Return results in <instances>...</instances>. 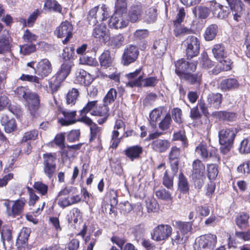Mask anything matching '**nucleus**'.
I'll return each instance as SVG.
<instances>
[{
	"mask_svg": "<svg viewBox=\"0 0 250 250\" xmlns=\"http://www.w3.org/2000/svg\"><path fill=\"white\" fill-rule=\"evenodd\" d=\"M237 131L234 127H224L218 131L220 150L224 155L229 153L233 146Z\"/></svg>",
	"mask_w": 250,
	"mask_h": 250,
	"instance_id": "1",
	"label": "nucleus"
},
{
	"mask_svg": "<svg viewBox=\"0 0 250 250\" xmlns=\"http://www.w3.org/2000/svg\"><path fill=\"white\" fill-rule=\"evenodd\" d=\"M217 243V237L215 234L207 233L197 237L195 242L197 250H226L225 245H222L215 250Z\"/></svg>",
	"mask_w": 250,
	"mask_h": 250,
	"instance_id": "2",
	"label": "nucleus"
},
{
	"mask_svg": "<svg viewBox=\"0 0 250 250\" xmlns=\"http://www.w3.org/2000/svg\"><path fill=\"white\" fill-rule=\"evenodd\" d=\"M73 63L63 62L55 76L49 82V88L51 92H56L61 86L62 82L64 81L70 74Z\"/></svg>",
	"mask_w": 250,
	"mask_h": 250,
	"instance_id": "3",
	"label": "nucleus"
},
{
	"mask_svg": "<svg viewBox=\"0 0 250 250\" xmlns=\"http://www.w3.org/2000/svg\"><path fill=\"white\" fill-rule=\"evenodd\" d=\"M201 42L193 35H189L183 42L187 60H191L199 54Z\"/></svg>",
	"mask_w": 250,
	"mask_h": 250,
	"instance_id": "4",
	"label": "nucleus"
},
{
	"mask_svg": "<svg viewBox=\"0 0 250 250\" xmlns=\"http://www.w3.org/2000/svg\"><path fill=\"white\" fill-rule=\"evenodd\" d=\"M43 169L44 174L51 179L57 169V154L55 152H47L43 154Z\"/></svg>",
	"mask_w": 250,
	"mask_h": 250,
	"instance_id": "5",
	"label": "nucleus"
},
{
	"mask_svg": "<svg viewBox=\"0 0 250 250\" xmlns=\"http://www.w3.org/2000/svg\"><path fill=\"white\" fill-rule=\"evenodd\" d=\"M73 26L71 22L65 20L57 27L54 34L58 38L64 39L62 41L63 44H67L73 38Z\"/></svg>",
	"mask_w": 250,
	"mask_h": 250,
	"instance_id": "6",
	"label": "nucleus"
},
{
	"mask_svg": "<svg viewBox=\"0 0 250 250\" xmlns=\"http://www.w3.org/2000/svg\"><path fill=\"white\" fill-rule=\"evenodd\" d=\"M173 229L169 224H159L150 233L151 239L156 242L166 241L172 235Z\"/></svg>",
	"mask_w": 250,
	"mask_h": 250,
	"instance_id": "7",
	"label": "nucleus"
},
{
	"mask_svg": "<svg viewBox=\"0 0 250 250\" xmlns=\"http://www.w3.org/2000/svg\"><path fill=\"white\" fill-rule=\"evenodd\" d=\"M109 17L107 8L103 5L100 9L99 6L91 8L87 15V21L90 25H95L98 23V20L101 21L106 20Z\"/></svg>",
	"mask_w": 250,
	"mask_h": 250,
	"instance_id": "8",
	"label": "nucleus"
},
{
	"mask_svg": "<svg viewBox=\"0 0 250 250\" xmlns=\"http://www.w3.org/2000/svg\"><path fill=\"white\" fill-rule=\"evenodd\" d=\"M11 202L9 200H7L4 203L7 216L15 218L21 215L24 210L26 203L25 198L21 197L13 201L12 207L10 206Z\"/></svg>",
	"mask_w": 250,
	"mask_h": 250,
	"instance_id": "9",
	"label": "nucleus"
},
{
	"mask_svg": "<svg viewBox=\"0 0 250 250\" xmlns=\"http://www.w3.org/2000/svg\"><path fill=\"white\" fill-rule=\"evenodd\" d=\"M198 62L186 61L185 58H181L174 62L175 73L179 79L188 71L195 72L197 69Z\"/></svg>",
	"mask_w": 250,
	"mask_h": 250,
	"instance_id": "10",
	"label": "nucleus"
},
{
	"mask_svg": "<svg viewBox=\"0 0 250 250\" xmlns=\"http://www.w3.org/2000/svg\"><path fill=\"white\" fill-rule=\"evenodd\" d=\"M28 97L25 100L27 103L28 109L33 118L41 116V100L39 95L35 92L29 94Z\"/></svg>",
	"mask_w": 250,
	"mask_h": 250,
	"instance_id": "11",
	"label": "nucleus"
},
{
	"mask_svg": "<svg viewBox=\"0 0 250 250\" xmlns=\"http://www.w3.org/2000/svg\"><path fill=\"white\" fill-rule=\"evenodd\" d=\"M139 55L138 47L132 44H129L125 48L122 56L121 62L125 66H128L134 62Z\"/></svg>",
	"mask_w": 250,
	"mask_h": 250,
	"instance_id": "12",
	"label": "nucleus"
},
{
	"mask_svg": "<svg viewBox=\"0 0 250 250\" xmlns=\"http://www.w3.org/2000/svg\"><path fill=\"white\" fill-rule=\"evenodd\" d=\"M181 150L176 146H172L168 153V159L171 170L176 175L178 171Z\"/></svg>",
	"mask_w": 250,
	"mask_h": 250,
	"instance_id": "13",
	"label": "nucleus"
},
{
	"mask_svg": "<svg viewBox=\"0 0 250 250\" xmlns=\"http://www.w3.org/2000/svg\"><path fill=\"white\" fill-rule=\"evenodd\" d=\"M94 27L92 32V36L99 42L104 43L109 41L110 34L109 30L104 24L100 23L92 25Z\"/></svg>",
	"mask_w": 250,
	"mask_h": 250,
	"instance_id": "14",
	"label": "nucleus"
},
{
	"mask_svg": "<svg viewBox=\"0 0 250 250\" xmlns=\"http://www.w3.org/2000/svg\"><path fill=\"white\" fill-rule=\"evenodd\" d=\"M208 3L211 13L215 18L219 19H225L230 14V10L229 7L223 6L215 0L209 1Z\"/></svg>",
	"mask_w": 250,
	"mask_h": 250,
	"instance_id": "15",
	"label": "nucleus"
},
{
	"mask_svg": "<svg viewBox=\"0 0 250 250\" xmlns=\"http://www.w3.org/2000/svg\"><path fill=\"white\" fill-rule=\"evenodd\" d=\"M84 143H80L71 146H65L60 151L62 161L63 162H66L67 160L75 157L77 154L76 151L81 149Z\"/></svg>",
	"mask_w": 250,
	"mask_h": 250,
	"instance_id": "16",
	"label": "nucleus"
},
{
	"mask_svg": "<svg viewBox=\"0 0 250 250\" xmlns=\"http://www.w3.org/2000/svg\"><path fill=\"white\" fill-rule=\"evenodd\" d=\"M196 151L200 153L201 158L204 161H207L210 158H214L215 159L214 161L217 162L220 161L218 150L215 148L212 147L208 151L206 145L200 144L196 147Z\"/></svg>",
	"mask_w": 250,
	"mask_h": 250,
	"instance_id": "17",
	"label": "nucleus"
},
{
	"mask_svg": "<svg viewBox=\"0 0 250 250\" xmlns=\"http://www.w3.org/2000/svg\"><path fill=\"white\" fill-rule=\"evenodd\" d=\"M52 66L49 61L47 59L40 60L35 68V73L43 78L48 76L52 72Z\"/></svg>",
	"mask_w": 250,
	"mask_h": 250,
	"instance_id": "18",
	"label": "nucleus"
},
{
	"mask_svg": "<svg viewBox=\"0 0 250 250\" xmlns=\"http://www.w3.org/2000/svg\"><path fill=\"white\" fill-rule=\"evenodd\" d=\"M143 153V147L138 145L128 146L124 150L126 158L131 162L141 159Z\"/></svg>",
	"mask_w": 250,
	"mask_h": 250,
	"instance_id": "19",
	"label": "nucleus"
},
{
	"mask_svg": "<svg viewBox=\"0 0 250 250\" xmlns=\"http://www.w3.org/2000/svg\"><path fill=\"white\" fill-rule=\"evenodd\" d=\"M142 70V67L133 72H130L125 75L126 78L129 81L127 83V85L131 87H141L142 86V82L143 81V76L139 75Z\"/></svg>",
	"mask_w": 250,
	"mask_h": 250,
	"instance_id": "20",
	"label": "nucleus"
},
{
	"mask_svg": "<svg viewBox=\"0 0 250 250\" xmlns=\"http://www.w3.org/2000/svg\"><path fill=\"white\" fill-rule=\"evenodd\" d=\"M212 116L220 121L233 122L236 120L237 114L236 112L233 111L220 110L213 112Z\"/></svg>",
	"mask_w": 250,
	"mask_h": 250,
	"instance_id": "21",
	"label": "nucleus"
},
{
	"mask_svg": "<svg viewBox=\"0 0 250 250\" xmlns=\"http://www.w3.org/2000/svg\"><path fill=\"white\" fill-rule=\"evenodd\" d=\"M143 12V8L141 4H132L128 12L127 21L131 23L136 22L141 19Z\"/></svg>",
	"mask_w": 250,
	"mask_h": 250,
	"instance_id": "22",
	"label": "nucleus"
},
{
	"mask_svg": "<svg viewBox=\"0 0 250 250\" xmlns=\"http://www.w3.org/2000/svg\"><path fill=\"white\" fill-rule=\"evenodd\" d=\"M149 35V32L147 29H137L133 33V39L140 46L141 49L146 48L147 43L146 39Z\"/></svg>",
	"mask_w": 250,
	"mask_h": 250,
	"instance_id": "23",
	"label": "nucleus"
},
{
	"mask_svg": "<svg viewBox=\"0 0 250 250\" xmlns=\"http://www.w3.org/2000/svg\"><path fill=\"white\" fill-rule=\"evenodd\" d=\"M193 72L192 71L188 72L180 79L185 81L190 85L200 86L202 82V74L200 72L195 73Z\"/></svg>",
	"mask_w": 250,
	"mask_h": 250,
	"instance_id": "24",
	"label": "nucleus"
},
{
	"mask_svg": "<svg viewBox=\"0 0 250 250\" xmlns=\"http://www.w3.org/2000/svg\"><path fill=\"white\" fill-rule=\"evenodd\" d=\"M250 215L248 212H240L235 217V224L239 229L245 230L250 227Z\"/></svg>",
	"mask_w": 250,
	"mask_h": 250,
	"instance_id": "25",
	"label": "nucleus"
},
{
	"mask_svg": "<svg viewBox=\"0 0 250 250\" xmlns=\"http://www.w3.org/2000/svg\"><path fill=\"white\" fill-rule=\"evenodd\" d=\"M223 100V96L221 93H211L207 96V105L210 108L218 109L221 106Z\"/></svg>",
	"mask_w": 250,
	"mask_h": 250,
	"instance_id": "26",
	"label": "nucleus"
},
{
	"mask_svg": "<svg viewBox=\"0 0 250 250\" xmlns=\"http://www.w3.org/2000/svg\"><path fill=\"white\" fill-rule=\"evenodd\" d=\"M171 143L167 139H157L150 144L151 149L155 152L162 153L166 152L170 147Z\"/></svg>",
	"mask_w": 250,
	"mask_h": 250,
	"instance_id": "27",
	"label": "nucleus"
},
{
	"mask_svg": "<svg viewBox=\"0 0 250 250\" xmlns=\"http://www.w3.org/2000/svg\"><path fill=\"white\" fill-rule=\"evenodd\" d=\"M94 81L92 76L83 69H81L76 73L75 83L84 86H89Z\"/></svg>",
	"mask_w": 250,
	"mask_h": 250,
	"instance_id": "28",
	"label": "nucleus"
},
{
	"mask_svg": "<svg viewBox=\"0 0 250 250\" xmlns=\"http://www.w3.org/2000/svg\"><path fill=\"white\" fill-rule=\"evenodd\" d=\"M239 86L238 81L233 78H227L222 80L219 88L223 92H228L237 89Z\"/></svg>",
	"mask_w": 250,
	"mask_h": 250,
	"instance_id": "29",
	"label": "nucleus"
},
{
	"mask_svg": "<svg viewBox=\"0 0 250 250\" xmlns=\"http://www.w3.org/2000/svg\"><path fill=\"white\" fill-rule=\"evenodd\" d=\"M167 46V41L165 39L156 40L152 47L153 54L157 58H161L165 53Z\"/></svg>",
	"mask_w": 250,
	"mask_h": 250,
	"instance_id": "30",
	"label": "nucleus"
},
{
	"mask_svg": "<svg viewBox=\"0 0 250 250\" xmlns=\"http://www.w3.org/2000/svg\"><path fill=\"white\" fill-rule=\"evenodd\" d=\"M60 112L63 115L64 118L59 119L58 123L62 126H68L76 123V111H67L62 110Z\"/></svg>",
	"mask_w": 250,
	"mask_h": 250,
	"instance_id": "31",
	"label": "nucleus"
},
{
	"mask_svg": "<svg viewBox=\"0 0 250 250\" xmlns=\"http://www.w3.org/2000/svg\"><path fill=\"white\" fill-rule=\"evenodd\" d=\"M0 123L4 127L6 133H11L17 129L16 121L14 118H10L6 115L3 114L0 119Z\"/></svg>",
	"mask_w": 250,
	"mask_h": 250,
	"instance_id": "32",
	"label": "nucleus"
},
{
	"mask_svg": "<svg viewBox=\"0 0 250 250\" xmlns=\"http://www.w3.org/2000/svg\"><path fill=\"white\" fill-rule=\"evenodd\" d=\"M109 24L111 28L118 29L126 27L128 22L127 20L123 19L122 15H116L114 13L110 19Z\"/></svg>",
	"mask_w": 250,
	"mask_h": 250,
	"instance_id": "33",
	"label": "nucleus"
},
{
	"mask_svg": "<svg viewBox=\"0 0 250 250\" xmlns=\"http://www.w3.org/2000/svg\"><path fill=\"white\" fill-rule=\"evenodd\" d=\"M31 232L29 228L23 227L21 229L16 240V245L19 248L27 244Z\"/></svg>",
	"mask_w": 250,
	"mask_h": 250,
	"instance_id": "34",
	"label": "nucleus"
},
{
	"mask_svg": "<svg viewBox=\"0 0 250 250\" xmlns=\"http://www.w3.org/2000/svg\"><path fill=\"white\" fill-rule=\"evenodd\" d=\"M101 136V128L98 126L97 124L94 125H93V126L90 128L89 141L92 142H93L95 140L97 139L98 144V145L97 147L99 148H102Z\"/></svg>",
	"mask_w": 250,
	"mask_h": 250,
	"instance_id": "35",
	"label": "nucleus"
},
{
	"mask_svg": "<svg viewBox=\"0 0 250 250\" xmlns=\"http://www.w3.org/2000/svg\"><path fill=\"white\" fill-rule=\"evenodd\" d=\"M178 190L183 194L189 193V185L187 177L183 172H180L178 176Z\"/></svg>",
	"mask_w": 250,
	"mask_h": 250,
	"instance_id": "36",
	"label": "nucleus"
},
{
	"mask_svg": "<svg viewBox=\"0 0 250 250\" xmlns=\"http://www.w3.org/2000/svg\"><path fill=\"white\" fill-rule=\"evenodd\" d=\"M205 166L199 159H195L192 164L191 176H204Z\"/></svg>",
	"mask_w": 250,
	"mask_h": 250,
	"instance_id": "37",
	"label": "nucleus"
},
{
	"mask_svg": "<svg viewBox=\"0 0 250 250\" xmlns=\"http://www.w3.org/2000/svg\"><path fill=\"white\" fill-rule=\"evenodd\" d=\"M173 34L177 38L194 33L192 29L186 27L184 25H182L181 24H173Z\"/></svg>",
	"mask_w": 250,
	"mask_h": 250,
	"instance_id": "38",
	"label": "nucleus"
},
{
	"mask_svg": "<svg viewBox=\"0 0 250 250\" xmlns=\"http://www.w3.org/2000/svg\"><path fill=\"white\" fill-rule=\"evenodd\" d=\"M212 52L214 58L218 61L226 58L227 56V52L225 49V47L222 43L214 45L212 49Z\"/></svg>",
	"mask_w": 250,
	"mask_h": 250,
	"instance_id": "39",
	"label": "nucleus"
},
{
	"mask_svg": "<svg viewBox=\"0 0 250 250\" xmlns=\"http://www.w3.org/2000/svg\"><path fill=\"white\" fill-rule=\"evenodd\" d=\"M192 225V222L176 221L175 226L178 229V231L185 235L191 231Z\"/></svg>",
	"mask_w": 250,
	"mask_h": 250,
	"instance_id": "40",
	"label": "nucleus"
},
{
	"mask_svg": "<svg viewBox=\"0 0 250 250\" xmlns=\"http://www.w3.org/2000/svg\"><path fill=\"white\" fill-rule=\"evenodd\" d=\"M43 9L62 14V6L56 0H45Z\"/></svg>",
	"mask_w": 250,
	"mask_h": 250,
	"instance_id": "41",
	"label": "nucleus"
},
{
	"mask_svg": "<svg viewBox=\"0 0 250 250\" xmlns=\"http://www.w3.org/2000/svg\"><path fill=\"white\" fill-rule=\"evenodd\" d=\"M75 56V48L73 45L66 46L63 48L62 53V58L63 62L73 63Z\"/></svg>",
	"mask_w": 250,
	"mask_h": 250,
	"instance_id": "42",
	"label": "nucleus"
},
{
	"mask_svg": "<svg viewBox=\"0 0 250 250\" xmlns=\"http://www.w3.org/2000/svg\"><path fill=\"white\" fill-rule=\"evenodd\" d=\"M218 31V26L216 24H211L208 26L204 33L206 41L213 40L217 35Z\"/></svg>",
	"mask_w": 250,
	"mask_h": 250,
	"instance_id": "43",
	"label": "nucleus"
},
{
	"mask_svg": "<svg viewBox=\"0 0 250 250\" xmlns=\"http://www.w3.org/2000/svg\"><path fill=\"white\" fill-rule=\"evenodd\" d=\"M67 217L69 223L76 224L79 219L82 218V212L79 208L76 207L73 208L70 210L69 214L67 215Z\"/></svg>",
	"mask_w": 250,
	"mask_h": 250,
	"instance_id": "44",
	"label": "nucleus"
},
{
	"mask_svg": "<svg viewBox=\"0 0 250 250\" xmlns=\"http://www.w3.org/2000/svg\"><path fill=\"white\" fill-rule=\"evenodd\" d=\"M229 6L230 11L243 12L245 10V4L241 0H226Z\"/></svg>",
	"mask_w": 250,
	"mask_h": 250,
	"instance_id": "45",
	"label": "nucleus"
},
{
	"mask_svg": "<svg viewBox=\"0 0 250 250\" xmlns=\"http://www.w3.org/2000/svg\"><path fill=\"white\" fill-rule=\"evenodd\" d=\"M208 7L205 6H199L195 7L193 8V12L196 15L197 10L198 11V17L200 19H205L208 17L210 13L211 12L210 7L208 3Z\"/></svg>",
	"mask_w": 250,
	"mask_h": 250,
	"instance_id": "46",
	"label": "nucleus"
},
{
	"mask_svg": "<svg viewBox=\"0 0 250 250\" xmlns=\"http://www.w3.org/2000/svg\"><path fill=\"white\" fill-rule=\"evenodd\" d=\"M99 62L102 67L107 68L112 64L110 52L108 50H104L99 57Z\"/></svg>",
	"mask_w": 250,
	"mask_h": 250,
	"instance_id": "47",
	"label": "nucleus"
},
{
	"mask_svg": "<svg viewBox=\"0 0 250 250\" xmlns=\"http://www.w3.org/2000/svg\"><path fill=\"white\" fill-rule=\"evenodd\" d=\"M79 91L78 89L73 88L69 90L66 96V102L67 104L74 105L79 96Z\"/></svg>",
	"mask_w": 250,
	"mask_h": 250,
	"instance_id": "48",
	"label": "nucleus"
},
{
	"mask_svg": "<svg viewBox=\"0 0 250 250\" xmlns=\"http://www.w3.org/2000/svg\"><path fill=\"white\" fill-rule=\"evenodd\" d=\"M172 141H181L183 148L187 147L188 145V140L184 131L174 132L172 135Z\"/></svg>",
	"mask_w": 250,
	"mask_h": 250,
	"instance_id": "49",
	"label": "nucleus"
},
{
	"mask_svg": "<svg viewBox=\"0 0 250 250\" xmlns=\"http://www.w3.org/2000/svg\"><path fill=\"white\" fill-rule=\"evenodd\" d=\"M38 16V13L37 11H34L28 17L26 20L25 19L21 18L19 19V22L22 24L23 27H32Z\"/></svg>",
	"mask_w": 250,
	"mask_h": 250,
	"instance_id": "50",
	"label": "nucleus"
},
{
	"mask_svg": "<svg viewBox=\"0 0 250 250\" xmlns=\"http://www.w3.org/2000/svg\"><path fill=\"white\" fill-rule=\"evenodd\" d=\"M32 92L27 86H20L14 90L15 94L19 99H23L24 100H26L28 97L29 94Z\"/></svg>",
	"mask_w": 250,
	"mask_h": 250,
	"instance_id": "51",
	"label": "nucleus"
},
{
	"mask_svg": "<svg viewBox=\"0 0 250 250\" xmlns=\"http://www.w3.org/2000/svg\"><path fill=\"white\" fill-rule=\"evenodd\" d=\"M207 176L209 181H214L219 172L218 165L210 164L207 165Z\"/></svg>",
	"mask_w": 250,
	"mask_h": 250,
	"instance_id": "52",
	"label": "nucleus"
},
{
	"mask_svg": "<svg viewBox=\"0 0 250 250\" xmlns=\"http://www.w3.org/2000/svg\"><path fill=\"white\" fill-rule=\"evenodd\" d=\"M109 108L108 105L103 103L102 105H100L98 107L97 106L96 109L92 111L91 114L97 116H109Z\"/></svg>",
	"mask_w": 250,
	"mask_h": 250,
	"instance_id": "53",
	"label": "nucleus"
},
{
	"mask_svg": "<svg viewBox=\"0 0 250 250\" xmlns=\"http://www.w3.org/2000/svg\"><path fill=\"white\" fill-rule=\"evenodd\" d=\"M110 43L113 48H119L124 45L125 37L121 33L110 37Z\"/></svg>",
	"mask_w": 250,
	"mask_h": 250,
	"instance_id": "54",
	"label": "nucleus"
},
{
	"mask_svg": "<svg viewBox=\"0 0 250 250\" xmlns=\"http://www.w3.org/2000/svg\"><path fill=\"white\" fill-rule=\"evenodd\" d=\"M127 3L126 0H116L115 4V12L116 15H123L126 12Z\"/></svg>",
	"mask_w": 250,
	"mask_h": 250,
	"instance_id": "55",
	"label": "nucleus"
},
{
	"mask_svg": "<svg viewBox=\"0 0 250 250\" xmlns=\"http://www.w3.org/2000/svg\"><path fill=\"white\" fill-rule=\"evenodd\" d=\"M161 114L162 112L158 108L153 109L150 112L149 115V122L152 127H156L157 123L160 119Z\"/></svg>",
	"mask_w": 250,
	"mask_h": 250,
	"instance_id": "56",
	"label": "nucleus"
},
{
	"mask_svg": "<svg viewBox=\"0 0 250 250\" xmlns=\"http://www.w3.org/2000/svg\"><path fill=\"white\" fill-rule=\"evenodd\" d=\"M117 96V90L115 88H111L104 97L103 102L105 104L109 105L115 102Z\"/></svg>",
	"mask_w": 250,
	"mask_h": 250,
	"instance_id": "57",
	"label": "nucleus"
},
{
	"mask_svg": "<svg viewBox=\"0 0 250 250\" xmlns=\"http://www.w3.org/2000/svg\"><path fill=\"white\" fill-rule=\"evenodd\" d=\"M155 195L158 199L165 201H171L172 200L173 198L171 193L164 188L157 190L155 192Z\"/></svg>",
	"mask_w": 250,
	"mask_h": 250,
	"instance_id": "58",
	"label": "nucleus"
},
{
	"mask_svg": "<svg viewBox=\"0 0 250 250\" xmlns=\"http://www.w3.org/2000/svg\"><path fill=\"white\" fill-rule=\"evenodd\" d=\"M38 36L26 29L23 32L22 39L26 43H34V42L38 40Z\"/></svg>",
	"mask_w": 250,
	"mask_h": 250,
	"instance_id": "59",
	"label": "nucleus"
},
{
	"mask_svg": "<svg viewBox=\"0 0 250 250\" xmlns=\"http://www.w3.org/2000/svg\"><path fill=\"white\" fill-rule=\"evenodd\" d=\"M173 175H174L173 174ZM174 176H170L168 170H166L163 177V185L169 189H173Z\"/></svg>",
	"mask_w": 250,
	"mask_h": 250,
	"instance_id": "60",
	"label": "nucleus"
},
{
	"mask_svg": "<svg viewBox=\"0 0 250 250\" xmlns=\"http://www.w3.org/2000/svg\"><path fill=\"white\" fill-rule=\"evenodd\" d=\"M12 231L13 228L12 226L6 225H4L1 231L2 239L4 240H7L8 242L11 241L13 238Z\"/></svg>",
	"mask_w": 250,
	"mask_h": 250,
	"instance_id": "61",
	"label": "nucleus"
},
{
	"mask_svg": "<svg viewBox=\"0 0 250 250\" xmlns=\"http://www.w3.org/2000/svg\"><path fill=\"white\" fill-rule=\"evenodd\" d=\"M10 48L9 38L2 36L0 38V54H3L9 50Z\"/></svg>",
	"mask_w": 250,
	"mask_h": 250,
	"instance_id": "62",
	"label": "nucleus"
},
{
	"mask_svg": "<svg viewBox=\"0 0 250 250\" xmlns=\"http://www.w3.org/2000/svg\"><path fill=\"white\" fill-rule=\"evenodd\" d=\"M36 51V45L34 43H26L20 45V51L24 55H28Z\"/></svg>",
	"mask_w": 250,
	"mask_h": 250,
	"instance_id": "63",
	"label": "nucleus"
},
{
	"mask_svg": "<svg viewBox=\"0 0 250 250\" xmlns=\"http://www.w3.org/2000/svg\"><path fill=\"white\" fill-rule=\"evenodd\" d=\"M172 122L170 114L167 113L159 124V128L162 131L169 129Z\"/></svg>",
	"mask_w": 250,
	"mask_h": 250,
	"instance_id": "64",
	"label": "nucleus"
}]
</instances>
